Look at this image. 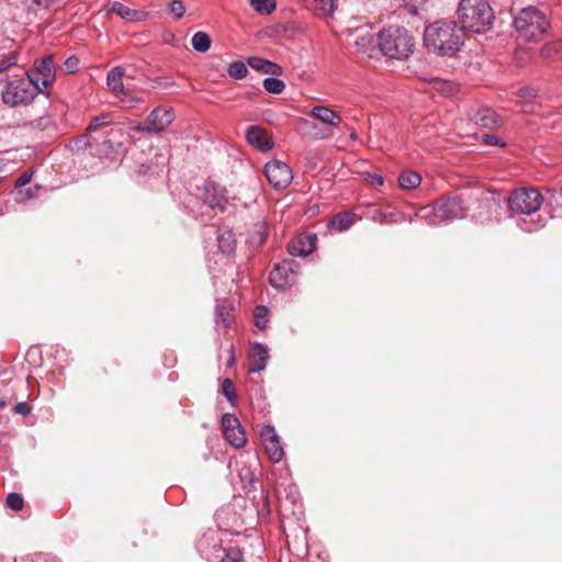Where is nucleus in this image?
I'll use <instances>...</instances> for the list:
<instances>
[{
  "mask_svg": "<svg viewBox=\"0 0 562 562\" xmlns=\"http://www.w3.org/2000/svg\"><path fill=\"white\" fill-rule=\"evenodd\" d=\"M463 29L456 21H438L425 29L426 47L440 56H454L464 43Z\"/></svg>",
  "mask_w": 562,
  "mask_h": 562,
  "instance_id": "nucleus-1",
  "label": "nucleus"
},
{
  "mask_svg": "<svg viewBox=\"0 0 562 562\" xmlns=\"http://www.w3.org/2000/svg\"><path fill=\"white\" fill-rule=\"evenodd\" d=\"M457 13L463 32L484 33L491 29L494 20L486 0H460Z\"/></svg>",
  "mask_w": 562,
  "mask_h": 562,
  "instance_id": "nucleus-2",
  "label": "nucleus"
},
{
  "mask_svg": "<svg viewBox=\"0 0 562 562\" xmlns=\"http://www.w3.org/2000/svg\"><path fill=\"white\" fill-rule=\"evenodd\" d=\"M414 41L402 26H390L378 33L379 52L394 59H406L413 53Z\"/></svg>",
  "mask_w": 562,
  "mask_h": 562,
  "instance_id": "nucleus-3",
  "label": "nucleus"
},
{
  "mask_svg": "<svg viewBox=\"0 0 562 562\" xmlns=\"http://www.w3.org/2000/svg\"><path fill=\"white\" fill-rule=\"evenodd\" d=\"M514 27L522 40L539 41L549 31L550 21L538 8L527 7L514 19Z\"/></svg>",
  "mask_w": 562,
  "mask_h": 562,
  "instance_id": "nucleus-4",
  "label": "nucleus"
},
{
  "mask_svg": "<svg viewBox=\"0 0 562 562\" xmlns=\"http://www.w3.org/2000/svg\"><path fill=\"white\" fill-rule=\"evenodd\" d=\"M27 80L8 81L2 90L4 104L15 108L30 104L43 91L38 78L33 72H26Z\"/></svg>",
  "mask_w": 562,
  "mask_h": 562,
  "instance_id": "nucleus-5",
  "label": "nucleus"
},
{
  "mask_svg": "<svg viewBox=\"0 0 562 562\" xmlns=\"http://www.w3.org/2000/svg\"><path fill=\"white\" fill-rule=\"evenodd\" d=\"M422 212L427 224L431 226L448 224L457 218H463L465 216L463 201L459 196L447 198L438 201L432 206L423 207Z\"/></svg>",
  "mask_w": 562,
  "mask_h": 562,
  "instance_id": "nucleus-6",
  "label": "nucleus"
},
{
  "mask_svg": "<svg viewBox=\"0 0 562 562\" xmlns=\"http://www.w3.org/2000/svg\"><path fill=\"white\" fill-rule=\"evenodd\" d=\"M543 203L541 193L533 188H520L512 192L507 199V209L510 216H530L537 213Z\"/></svg>",
  "mask_w": 562,
  "mask_h": 562,
  "instance_id": "nucleus-7",
  "label": "nucleus"
},
{
  "mask_svg": "<svg viewBox=\"0 0 562 562\" xmlns=\"http://www.w3.org/2000/svg\"><path fill=\"white\" fill-rule=\"evenodd\" d=\"M175 120L171 108L157 106L154 109L146 121L138 123L134 130L140 133L158 134L161 133Z\"/></svg>",
  "mask_w": 562,
  "mask_h": 562,
  "instance_id": "nucleus-8",
  "label": "nucleus"
},
{
  "mask_svg": "<svg viewBox=\"0 0 562 562\" xmlns=\"http://www.w3.org/2000/svg\"><path fill=\"white\" fill-rule=\"evenodd\" d=\"M299 265L295 260L289 259L278 263L270 272V284L277 290H285L294 282Z\"/></svg>",
  "mask_w": 562,
  "mask_h": 562,
  "instance_id": "nucleus-9",
  "label": "nucleus"
},
{
  "mask_svg": "<svg viewBox=\"0 0 562 562\" xmlns=\"http://www.w3.org/2000/svg\"><path fill=\"white\" fill-rule=\"evenodd\" d=\"M221 426L225 440L236 449L243 448L246 442V435L236 415L226 413L221 418Z\"/></svg>",
  "mask_w": 562,
  "mask_h": 562,
  "instance_id": "nucleus-10",
  "label": "nucleus"
},
{
  "mask_svg": "<svg viewBox=\"0 0 562 562\" xmlns=\"http://www.w3.org/2000/svg\"><path fill=\"white\" fill-rule=\"evenodd\" d=\"M265 175L274 189L286 188L293 179L291 168L281 160L268 161L265 166Z\"/></svg>",
  "mask_w": 562,
  "mask_h": 562,
  "instance_id": "nucleus-11",
  "label": "nucleus"
},
{
  "mask_svg": "<svg viewBox=\"0 0 562 562\" xmlns=\"http://www.w3.org/2000/svg\"><path fill=\"white\" fill-rule=\"evenodd\" d=\"M203 200L212 209L224 212L228 204L227 191L218 183L207 180L203 186Z\"/></svg>",
  "mask_w": 562,
  "mask_h": 562,
  "instance_id": "nucleus-12",
  "label": "nucleus"
},
{
  "mask_svg": "<svg viewBox=\"0 0 562 562\" xmlns=\"http://www.w3.org/2000/svg\"><path fill=\"white\" fill-rule=\"evenodd\" d=\"M125 70L123 67L117 66L112 68L106 76V85L121 100L127 105L132 106L134 103L140 102L139 98H130L127 90L124 88L123 76Z\"/></svg>",
  "mask_w": 562,
  "mask_h": 562,
  "instance_id": "nucleus-13",
  "label": "nucleus"
},
{
  "mask_svg": "<svg viewBox=\"0 0 562 562\" xmlns=\"http://www.w3.org/2000/svg\"><path fill=\"white\" fill-rule=\"evenodd\" d=\"M260 437L263 441L269 459L274 463L280 462L284 457V451L274 427L269 425L262 427L260 430Z\"/></svg>",
  "mask_w": 562,
  "mask_h": 562,
  "instance_id": "nucleus-14",
  "label": "nucleus"
},
{
  "mask_svg": "<svg viewBox=\"0 0 562 562\" xmlns=\"http://www.w3.org/2000/svg\"><path fill=\"white\" fill-rule=\"evenodd\" d=\"M195 548L200 555L206 560L217 558L222 550L218 532L215 530L206 531L196 540Z\"/></svg>",
  "mask_w": 562,
  "mask_h": 562,
  "instance_id": "nucleus-15",
  "label": "nucleus"
},
{
  "mask_svg": "<svg viewBox=\"0 0 562 562\" xmlns=\"http://www.w3.org/2000/svg\"><path fill=\"white\" fill-rule=\"evenodd\" d=\"M37 76L42 89L53 83L56 77V67L52 55H46L34 61V70H30Z\"/></svg>",
  "mask_w": 562,
  "mask_h": 562,
  "instance_id": "nucleus-16",
  "label": "nucleus"
},
{
  "mask_svg": "<svg viewBox=\"0 0 562 562\" xmlns=\"http://www.w3.org/2000/svg\"><path fill=\"white\" fill-rule=\"evenodd\" d=\"M246 139L249 145L260 151H268L273 147V140L268 136L266 130L258 125H250L246 131Z\"/></svg>",
  "mask_w": 562,
  "mask_h": 562,
  "instance_id": "nucleus-17",
  "label": "nucleus"
},
{
  "mask_svg": "<svg viewBox=\"0 0 562 562\" xmlns=\"http://www.w3.org/2000/svg\"><path fill=\"white\" fill-rule=\"evenodd\" d=\"M469 119L483 128H494L501 125L498 115L490 108L472 109L469 112Z\"/></svg>",
  "mask_w": 562,
  "mask_h": 562,
  "instance_id": "nucleus-18",
  "label": "nucleus"
},
{
  "mask_svg": "<svg viewBox=\"0 0 562 562\" xmlns=\"http://www.w3.org/2000/svg\"><path fill=\"white\" fill-rule=\"evenodd\" d=\"M251 362L249 366V372L259 373L265 370L269 360L268 347L261 342H254L250 347Z\"/></svg>",
  "mask_w": 562,
  "mask_h": 562,
  "instance_id": "nucleus-19",
  "label": "nucleus"
},
{
  "mask_svg": "<svg viewBox=\"0 0 562 562\" xmlns=\"http://www.w3.org/2000/svg\"><path fill=\"white\" fill-rule=\"evenodd\" d=\"M355 45L359 52L366 54L369 58L375 56L378 48V40L369 30H360L359 35L355 40Z\"/></svg>",
  "mask_w": 562,
  "mask_h": 562,
  "instance_id": "nucleus-20",
  "label": "nucleus"
},
{
  "mask_svg": "<svg viewBox=\"0 0 562 562\" xmlns=\"http://www.w3.org/2000/svg\"><path fill=\"white\" fill-rule=\"evenodd\" d=\"M315 248V235H308L292 241L288 246L289 254L293 257H306Z\"/></svg>",
  "mask_w": 562,
  "mask_h": 562,
  "instance_id": "nucleus-21",
  "label": "nucleus"
},
{
  "mask_svg": "<svg viewBox=\"0 0 562 562\" xmlns=\"http://www.w3.org/2000/svg\"><path fill=\"white\" fill-rule=\"evenodd\" d=\"M234 321V305L228 300L215 306L214 322L216 326L227 328Z\"/></svg>",
  "mask_w": 562,
  "mask_h": 562,
  "instance_id": "nucleus-22",
  "label": "nucleus"
},
{
  "mask_svg": "<svg viewBox=\"0 0 562 562\" xmlns=\"http://www.w3.org/2000/svg\"><path fill=\"white\" fill-rule=\"evenodd\" d=\"M247 65L251 69L260 71L266 75L280 76L282 74V68L278 64L258 56L249 57L247 59Z\"/></svg>",
  "mask_w": 562,
  "mask_h": 562,
  "instance_id": "nucleus-23",
  "label": "nucleus"
},
{
  "mask_svg": "<svg viewBox=\"0 0 562 562\" xmlns=\"http://www.w3.org/2000/svg\"><path fill=\"white\" fill-rule=\"evenodd\" d=\"M311 115L330 127L341 123V117L327 106L317 105L312 108Z\"/></svg>",
  "mask_w": 562,
  "mask_h": 562,
  "instance_id": "nucleus-24",
  "label": "nucleus"
},
{
  "mask_svg": "<svg viewBox=\"0 0 562 562\" xmlns=\"http://www.w3.org/2000/svg\"><path fill=\"white\" fill-rule=\"evenodd\" d=\"M355 215L352 213H338L334 217L330 218L327 226L330 229H335L338 232H345L347 231L352 222H353Z\"/></svg>",
  "mask_w": 562,
  "mask_h": 562,
  "instance_id": "nucleus-25",
  "label": "nucleus"
},
{
  "mask_svg": "<svg viewBox=\"0 0 562 562\" xmlns=\"http://www.w3.org/2000/svg\"><path fill=\"white\" fill-rule=\"evenodd\" d=\"M211 44L210 35L202 31L194 33L191 38V45L198 53H206L211 48Z\"/></svg>",
  "mask_w": 562,
  "mask_h": 562,
  "instance_id": "nucleus-26",
  "label": "nucleus"
},
{
  "mask_svg": "<svg viewBox=\"0 0 562 562\" xmlns=\"http://www.w3.org/2000/svg\"><path fill=\"white\" fill-rule=\"evenodd\" d=\"M420 175L412 170L403 171L398 176V184L403 189H415L420 184Z\"/></svg>",
  "mask_w": 562,
  "mask_h": 562,
  "instance_id": "nucleus-27",
  "label": "nucleus"
},
{
  "mask_svg": "<svg viewBox=\"0 0 562 562\" xmlns=\"http://www.w3.org/2000/svg\"><path fill=\"white\" fill-rule=\"evenodd\" d=\"M217 244L223 255H231L235 251V240L229 232L218 233L216 231Z\"/></svg>",
  "mask_w": 562,
  "mask_h": 562,
  "instance_id": "nucleus-28",
  "label": "nucleus"
},
{
  "mask_svg": "<svg viewBox=\"0 0 562 562\" xmlns=\"http://www.w3.org/2000/svg\"><path fill=\"white\" fill-rule=\"evenodd\" d=\"M541 56L547 59H558L562 56V40H555L547 43L541 48Z\"/></svg>",
  "mask_w": 562,
  "mask_h": 562,
  "instance_id": "nucleus-29",
  "label": "nucleus"
},
{
  "mask_svg": "<svg viewBox=\"0 0 562 562\" xmlns=\"http://www.w3.org/2000/svg\"><path fill=\"white\" fill-rule=\"evenodd\" d=\"M313 2V10L318 15H329L331 14L336 9V1L337 0H311Z\"/></svg>",
  "mask_w": 562,
  "mask_h": 562,
  "instance_id": "nucleus-30",
  "label": "nucleus"
},
{
  "mask_svg": "<svg viewBox=\"0 0 562 562\" xmlns=\"http://www.w3.org/2000/svg\"><path fill=\"white\" fill-rule=\"evenodd\" d=\"M239 477L243 484V488L246 493H249L254 487L257 480V476L254 471L248 467H243L239 470Z\"/></svg>",
  "mask_w": 562,
  "mask_h": 562,
  "instance_id": "nucleus-31",
  "label": "nucleus"
},
{
  "mask_svg": "<svg viewBox=\"0 0 562 562\" xmlns=\"http://www.w3.org/2000/svg\"><path fill=\"white\" fill-rule=\"evenodd\" d=\"M19 60V53L15 50L9 52L8 54H3L0 57V82L3 81L2 75L5 74V71L18 64Z\"/></svg>",
  "mask_w": 562,
  "mask_h": 562,
  "instance_id": "nucleus-32",
  "label": "nucleus"
},
{
  "mask_svg": "<svg viewBox=\"0 0 562 562\" xmlns=\"http://www.w3.org/2000/svg\"><path fill=\"white\" fill-rule=\"evenodd\" d=\"M111 120L110 114H101L94 116L87 127L88 134L92 136L93 133L101 131L103 127L108 126Z\"/></svg>",
  "mask_w": 562,
  "mask_h": 562,
  "instance_id": "nucleus-33",
  "label": "nucleus"
},
{
  "mask_svg": "<svg viewBox=\"0 0 562 562\" xmlns=\"http://www.w3.org/2000/svg\"><path fill=\"white\" fill-rule=\"evenodd\" d=\"M227 72L231 78L239 80L247 76L248 69L245 63L236 60L229 64Z\"/></svg>",
  "mask_w": 562,
  "mask_h": 562,
  "instance_id": "nucleus-34",
  "label": "nucleus"
},
{
  "mask_svg": "<svg viewBox=\"0 0 562 562\" xmlns=\"http://www.w3.org/2000/svg\"><path fill=\"white\" fill-rule=\"evenodd\" d=\"M263 88L274 94H279L283 92L285 89V83L283 80L277 78V76H270L263 80Z\"/></svg>",
  "mask_w": 562,
  "mask_h": 562,
  "instance_id": "nucleus-35",
  "label": "nucleus"
},
{
  "mask_svg": "<svg viewBox=\"0 0 562 562\" xmlns=\"http://www.w3.org/2000/svg\"><path fill=\"white\" fill-rule=\"evenodd\" d=\"M250 5L261 14H270L276 10V0H250Z\"/></svg>",
  "mask_w": 562,
  "mask_h": 562,
  "instance_id": "nucleus-36",
  "label": "nucleus"
},
{
  "mask_svg": "<svg viewBox=\"0 0 562 562\" xmlns=\"http://www.w3.org/2000/svg\"><path fill=\"white\" fill-rule=\"evenodd\" d=\"M268 236V228L265 223H259L255 225V229L250 236V243L255 246H260L265 243Z\"/></svg>",
  "mask_w": 562,
  "mask_h": 562,
  "instance_id": "nucleus-37",
  "label": "nucleus"
},
{
  "mask_svg": "<svg viewBox=\"0 0 562 562\" xmlns=\"http://www.w3.org/2000/svg\"><path fill=\"white\" fill-rule=\"evenodd\" d=\"M186 4L182 0H171L167 3V11L171 14L176 20H180L186 14Z\"/></svg>",
  "mask_w": 562,
  "mask_h": 562,
  "instance_id": "nucleus-38",
  "label": "nucleus"
},
{
  "mask_svg": "<svg viewBox=\"0 0 562 562\" xmlns=\"http://www.w3.org/2000/svg\"><path fill=\"white\" fill-rule=\"evenodd\" d=\"M224 555L221 559V562H244V555L239 548L229 547L223 549Z\"/></svg>",
  "mask_w": 562,
  "mask_h": 562,
  "instance_id": "nucleus-39",
  "label": "nucleus"
},
{
  "mask_svg": "<svg viewBox=\"0 0 562 562\" xmlns=\"http://www.w3.org/2000/svg\"><path fill=\"white\" fill-rule=\"evenodd\" d=\"M269 310L265 305H258L255 310L256 326L259 329H265L268 325Z\"/></svg>",
  "mask_w": 562,
  "mask_h": 562,
  "instance_id": "nucleus-40",
  "label": "nucleus"
},
{
  "mask_svg": "<svg viewBox=\"0 0 562 562\" xmlns=\"http://www.w3.org/2000/svg\"><path fill=\"white\" fill-rule=\"evenodd\" d=\"M517 225L524 232L533 233L542 228L546 223L540 217H538L537 221H531L529 224L524 218H521L517 222Z\"/></svg>",
  "mask_w": 562,
  "mask_h": 562,
  "instance_id": "nucleus-41",
  "label": "nucleus"
},
{
  "mask_svg": "<svg viewBox=\"0 0 562 562\" xmlns=\"http://www.w3.org/2000/svg\"><path fill=\"white\" fill-rule=\"evenodd\" d=\"M222 393L227 398V401L234 405L236 403L237 396L234 383L231 379H225L222 383Z\"/></svg>",
  "mask_w": 562,
  "mask_h": 562,
  "instance_id": "nucleus-42",
  "label": "nucleus"
},
{
  "mask_svg": "<svg viewBox=\"0 0 562 562\" xmlns=\"http://www.w3.org/2000/svg\"><path fill=\"white\" fill-rule=\"evenodd\" d=\"M110 10L114 12L115 14L120 15L122 19L130 20L131 16L134 14L132 13L133 9H130L128 7L124 5L123 3L119 1H114L110 4Z\"/></svg>",
  "mask_w": 562,
  "mask_h": 562,
  "instance_id": "nucleus-43",
  "label": "nucleus"
},
{
  "mask_svg": "<svg viewBox=\"0 0 562 562\" xmlns=\"http://www.w3.org/2000/svg\"><path fill=\"white\" fill-rule=\"evenodd\" d=\"M94 142H95V138L93 136H91L90 134H88V132H87L86 134H83L75 139L74 148H76L78 150L86 149L88 147H92L94 145Z\"/></svg>",
  "mask_w": 562,
  "mask_h": 562,
  "instance_id": "nucleus-44",
  "label": "nucleus"
},
{
  "mask_svg": "<svg viewBox=\"0 0 562 562\" xmlns=\"http://www.w3.org/2000/svg\"><path fill=\"white\" fill-rule=\"evenodd\" d=\"M7 506L12 510H21L24 505L23 497L18 493H10L5 499Z\"/></svg>",
  "mask_w": 562,
  "mask_h": 562,
  "instance_id": "nucleus-45",
  "label": "nucleus"
},
{
  "mask_svg": "<svg viewBox=\"0 0 562 562\" xmlns=\"http://www.w3.org/2000/svg\"><path fill=\"white\" fill-rule=\"evenodd\" d=\"M79 67V59L76 56H69L63 65V70L66 74H75Z\"/></svg>",
  "mask_w": 562,
  "mask_h": 562,
  "instance_id": "nucleus-46",
  "label": "nucleus"
},
{
  "mask_svg": "<svg viewBox=\"0 0 562 562\" xmlns=\"http://www.w3.org/2000/svg\"><path fill=\"white\" fill-rule=\"evenodd\" d=\"M32 411V407L31 405L25 402V401H22V402H19L14 405L13 407V412L15 414H19V415H22V416H26L31 413Z\"/></svg>",
  "mask_w": 562,
  "mask_h": 562,
  "instance_id": "nucleus-47",
  "label": "nucleus"
},
{
  "mask_svg": "<svg viewBox=\"0 0 562 562\" xmlns=\"http://www.w3.org/2000/svg\"><path fill=\"white\" fill-rule=\"evenodd\" d=\"M537 95H538V92L533 88H530V87H524L517 91V97L522 98V99L532 100V99L537 98Z\"/></svg>",
  "mask_w": 562,
  "mask_h": 562,
  "instance_id": "nucleus-48",
  "label": "nucleus"
},
{
  "mask_svg": "<svg viewBox=\"0 0 562 562\" xmlns=\"http://www.w3.org/2000/svg\"><path fill=\"white\" fill-rule=\"evenodd\" d=\"M482 139L486 145L499 146V147L505 146V143L501 138H498L494 135H491V134H483Z\"/></svg>",
  "mask_w": 562,
  "mask_h": 562,
  "instance_id": "nucleus-49",
  "label": "nucleus"
},
{
  "mask_svg": "<svg viewBox=\"0 0 562 562\" xmlns=\"http://www.w3.org/2000/svg\"><path fill=\"white\" fill-rule=\"evenodd\" d=\"M33 173L31 171L23 172L15 181V188H22L30 183Z\"/></svg>",
  "mask_w": 562,
  "mask_h": 562,
  "instance_id": "nucleus-50",
  "label": "nucleus"
},
{
  "mask_svg": "<svg viewBox=\"0 0 562 562\" xmlns=\"http://www.w3.org/2000/svg\"><path fill=\"white\" fill-rule=\"evenodd\" d=\"M367 181L373 187H379L384 183L383 177L378 173H369L367 177Z\"/></svg>",
  "mask_w": 562,
  "mask_h": 562,
  "instance_id": "nucleus-51",
  "label": "nucleus"
},
{
  "mask_svg": "<svg viewBox=\"0 0 562 562\" xmlns=\"http://www.w3.org/2000/svg\"><path fill=\"white\" fill-rule=\"evenodd\" d=\"M520 110L524 113H533L535 112V103L532 100H527L519 103Z\"/></svg>",
  "mask_w": 562,
  "mask_h": 562,
  "instance_id": "nucleus-52",
  "label": "nucleus"
},
{
  "mask_svg": "<svg viewBox=\"0 0 562 562\" xmlns=\"http://www.w3.org/2000/svg\"><path fill=\"white\" fill-rule=\"evenodd\" d=\"M132 13L134 14L128 21H144L148 18V12L145 11L133 10Z\"/></svg>",
  "mask_w": 562,
  "mask_h": 562,
  "instance_id": "nucleus-53",
  "label": "nucleus"
},
{
  "mask_svg": "<svg viewBox=\"0 0 562 562\" xmlns=\"http://www.w3.org/2000/svg\"><path fill=\"white\" fill-rule=\"evenodd\" d=\"M38 124L42 127H47L48 125L53 124V120L50 116H43L40 119Z\"/></svg>",
  "mask_w": 562,
  "mask_h": 562,
  "instance_id": "nucleus-54",
  "label": "nucleus"
},
{
  "mask_svg": "<svg viewBox=\"0 0 562 562\" xmlns=\"http://www.w3.org/2000/svg\"><path fill=\"white\" fill-rule=\"evenodd\" d=\"M35 196V193L33 191V189L29 188L26 191H25V196L24 199H33Z\"/></svg>",
  "mask_w": 562,
  "mask_h": 562,
  "instance_id": "nucleus-55",
  "label": "nucleus"
},
{
  "mask_svg": "<svg viewBox=\"0 0 562 562\" xmlns=\"http://www.w3.org/2000/svg\"><path fill=\"white\" fill-rule=\"evenodd\" d=\"M231 352H232V357L228 360V366H232L235 362L234 348L233 347L231 348Z\"/></svg>",
  "mask_w": 562,
  "mask_h": 562,
  "instance_id": "nucleus-56",
  "label": "nucleus"
},
{
  "mask_svg": "<svg viewBox=\"0 0 562 562\" xmlns=\"http://www.w3.org/2000/svg\"><path fill=\"white\" fill-rule=\"evenodd\" d=\"M358 138L357 133L353 131L350 133V139L356 140Z\"/></svg>",
  "mask_w": 562,
  "mask_h": 562,
  "instance_id": "nucleus-57",
  "label": "nucleus"
},
{
  "mask_svg": "<svg viewBox=\"0 0 562 562\" xmlns=\"http://www.w3.org/2000/svg\"><path fill=\"white\" fill-rule=\"evenodd\" d=\"M379 216H380V222L383 223L385 221V214H383L382 212H379Z\"/></svg>",
  "mask_w": 562,
  "mask_h": 562,
  "instance_id": "nucleus-58",
  "label": "nucleus"
},
{
  "mask_svg": "<svg viewBox=\"0 0 562 562\" xmlns=\"http://www.w3.org/2000/svg\"><path fill=\"white\" fill-rule=\"evenodd\" d=\"M102 145H103L104 147H111V146H112V144H111V142H110V140H103Z\"/></svg>",
  "mask_w": 562,
  "mask_h": 562,
  "instance_id": "nucleus-59",
  "label": "nucleus"
},
{
  "mask_svg": "<svg viewBox=\"0 0 562 562\" xmlns=\"http://www.w3.org/2000/svg\"><path fill=\"white\" fill-rule=\"evenodd\" d=\"M5 406V401L3 398L0 400V407H4Z\"/></svg>",
  "mask_w": 562,
  "mask_h": 562,
  "instance_id": "nucleus-60",
  "label": "nucleus"
}]
</instances>
